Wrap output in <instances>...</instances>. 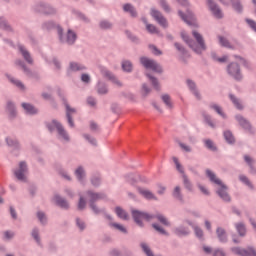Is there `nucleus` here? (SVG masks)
Listing matches in <instances>:
<instances>
[{
    "mask_svg": "<svg viewBox=\"0 0 256 256\" xmlns=\"http://www.w3.org/2000/svg\"><path fill=\"white\" fill-rule=\"evenodd\" d=\"M146 76L149 77V79L151 80V83H152V85L154 86V88H155L156 90H160L159 81H158L156 78H154L153 76H151L150 74H146Z\"/></svg>",
    "mask_w": 256,
    "mask_h": 256,
    "instance_id": "2f4dec72",
    "label": "nucleus"
},
{
    "mask_svg": "<svg viewBox=\"0 0 256 256\" xmlns=\"http://www.w3.org/2000/svg\"><path fill=\"white\" fill-rule=\"evenodd\" d=\"M47 127L50 132H53L55 129L58 131V135H60V138L64 141H69L70 137L63 129L62 125L56 121H52L50 124H47Z\"/></svg>",
    "mask_w": 256,
    "mask_h": 256,
    "instance_id": "7ed1b4c3",
    "label": "nucleus"
},
{
    "mask_svg": "<svg viewBox=\"0 0 256 256\" xmlns=\"http://www.w3.org/2000/svg\"><path fill=\"white\" fill-rule=\"evenodd\" d=\"M27 172V166L25 162H20L19 163V168L14 172L15 177L19 181H26V176L25 173Z\"/></svg>",
    "mask_w": 256,
    "mask_h": 256,
    "instance_id": "423d86ee",
    "label": "nucleus"
},
{
    "mask_svg": "<svg viewBox=\"0 0 256 256\" xmlns=\"http://www.w3.org/2000/svg\"><path fill=\"white\" fill-rule=\"evenodd\" d=\"M192 35L195 38V40L197 41V45L192 44V41L188 40V37L184 32L181 33L182 39H184V41L189 45V47L191 49H193L195 53L201 54L206 49L204 39H203L202 35L200 33H198L197 31H193Z\"/></svg>",
    "mask_w": 256,
    "mask_h": 256,
    "instance_id": "f257e3e1",
    "label": "nucleus"
},
{
    "mask_svg": "<svg viewBox=\"0 0 256 256\" xmlns=\"http://www.w3.org/2000/svg\"><path fill=\"white\" fill-rule=\"evenodd\" d=\"M4 237L6 239H11L13 237V233L9 232V231H6V232H4Z\"/></svg>",
    "mask_w": 256,
    "mask_h": 256,
    "instance_id": "69168bd1",
    "label": "nucleus"
},
{
    "mask_svg": "<svg viewBox=\"0 0 256 256\" xmlns=\"http://www.w3.org/2000/svg\"><path fill=\"white\" fill-rule=\"evenodd\" d=\"M224 137L229 144H233L235 142L234 136L230 131H225Z\"/></svg>",
    "mask_w": 256,
    "mask_h": 256,
    "instance_id": "bb28decb",
    "label": "nucleus"
},
{
    "mask_svg": "<svg viewBox=\"0 0 256 256\" xmlns=\"http://www.w3.org/2000/svg\"><path fill=\"white\" fill-rule=\"evenodd\" d=\"M85 204H86V203H85L83 197L81 196V197H80V201H79V205H78L79 210H83L84 207H85Z\"/></svg>",
    "mask_w": 256,
    "mask_h": 256,
    "instance_id": "4d7b16f0",
    "label": "nucleus"
},
{
    "mask_svg": "<svg viewBox=\"0 0 256 256\" xmlns=\"http://www.w3.org/2000/svg\"><path fill=\"white\" fill-rule=\"evenodd\" d=\"M246 22L248 23V25L250 26V28L253 30V31H256V22H254L253 20H246Z\"/></svg>",
    "mask_w": 256,
    "mask_h": 256,
    "instance_id": "864d4df0",
    "label": "nucleus"
},
{
    "mask_svg": "<svg viewBox=\"0 0 256 256\" xmlns=\"http://www.w3.org/2000/svg\"><path fill=\"white\" fill-rule=\"evenodd\" d=\"M236 120L239 121L240 125L244 129H251V124L249 122H247V120H245L242 116H236Z\"/></svg>",
    "mask_w": 256,
    "mask_h": 256,
    "instance_id": "4be33fe9",
    "label": "nucleus"
},
{
    "mask_svg": "<svg viewBox=\"0 0 256 256\" xmlns=\"http://www.w3.org/2000/svg\"><path fill=\"white\" fill-rule=\"evenodd\" d=\"M0 28L6 31H10V26L8 25V23L1 19H0Z\"/></svg>",
    "mask_w": 256,
    "mask_h": 256,
    "instance_id": "c03bdc74",
    "label": "nucleus"
},
{
    "mask_svg": "<svg viewBox=\"0 0 256 256\" xmlns=\"http://www.w3.org/2000/svg\"><path fill=\"white\" fill-rule=\"evenodd\" d=\"M90 207L94 211V213H99V210L94 206V202L102 199V195L94 192H88Z\"/></svg>",
    "mask_w": 256,
    "mask_h": 256,
    "instance_id": "9d476101",
    "label": "nucleus"
},
{
    "mask_svg": "<svg viewBox=\"0 0 256 256\" xmlns=\"http://www.w3.org/2000/svg\"><path fill=\"white\" fill-rule=\"evenodd\" d=\"M173 162L175 163L176 165V168L177 170L182 174V179L184 180V184L185 186L188 188V189H191V184L186 176V174L184 173V168L183 166L181 165V163L179 162V159L178 158H173Z\"/></svg>",
    "mask_w": 256,
    "mask_h": 256,
    "instance_id": "6e6552de",
    "label": "nucleus"
},
{
    "mask_svg": "<svg viewBox=\"0 0 256 256\" xmlns=\"http://www.w3.org/2000/svg\"><path fill=\"white\" fill-rule=\"evenodd\" d=\"M7 143L9 146H14V147L18 146L17 140L7 139Z\"/></svg>",
    "mask_w": 256,
    "mask_h": 256,
    "instance_id": "13d9d810",
    "label": "nucleus"
},
{
    "mask_svg": "<svg viewBox=\"0 0 256 256\" xmlns=\"http://www.w3.org/2000/svg\"><path fill=\"white\" fill-rule=\"evenodd\" d=\"M235 228L241 236H244L247 233V229L242 223L235 224Z\"/></svg>",
    "mask_w": 256,
    "mask_h": 256,
    "instance_id": "393cba45",
    "label": "nucleus"
},
{
    "mask_svg": "<svg viewBox=\"0 0 256 256\" xmlns=\"http://www.w3.org/2000/svg\"><path fill=\"white\" fill-rule=\"evenodd\" d=\"M161 99L163 101L164 104H166V106L171 109L173 107V104L171 102V98L168 94H164L161 96Z\"/></svg>",
    "mask_w": 256,
    "mask_h": 256,
    "instance_id": "5701e85b",
    "label": "nucleus"
},
{
    "mask_svg": "<svg viewBox=\"0 0 256 256\" xmlns=\"http://www.w3.org/2000/svg\"><path fill=\"white\" fill-rule=\"evenodd\" d=\"M244 160H245V162H246L249 166H252V164H253V159H252L251 157L245 156V157H244Z\"/></svg>",
    "mask_w": 256,
    "mask_h": 256,
    "instance_id": "0e129e2a",
    "label": "nucleus"
},
{
    "mask_svg": "<svg viewBox=\"0 0 256 256\" xmlns=\"http://www.w3.org/2000/svg\"><path fill=\"white\" fill-rule=\"evenodd\" d=\"M228 73L235 79V80H241L242 79V75L239 69L238 64L235 63H231L228 66Z\"/></svg>",
    "mask_w": 256,
    "mask_h": 256,
    "instance_id": "0eeeda50",
    "label": "nucleus"
},
{
    "mask_svg": "<svg viewBox=\"0 0 256 256\" xmlns=\"http://www.w3.org/2000/svg\"><path fill=\"white\" fill-rule=\"evenodd\" d=\"M210 108H212L218 115L225 118V114L222 112V109L220 108V106L213 104L210 106Z\"/></svg>",
    "mask_w": 256,
    "mask_h": 256,
    "instance_id": "c9c22d12",
    "label": "nucleus"
},
{
    "mask_svg": "<svg viewBox=\"0 0 256 256\" xmlns=\"http://www.w3.org/2000/svg\"><path fill=\"white\" fill-rule=\"evenodd\" d=\"M11 83H13L14 85H16L19 89L24 90L25 86L22 84V82H20L19 80H15V79H10Z\"/></svg>",
    "mask_w": 256,
    "mask_h": 256,
    "instance_id": "ea45409f",
    "label": "nucleus"
},
{
    "mask_svg": "<svg viewBox=\"0 0 256 256\" xmlns=\"http://www.w3.org/2000/svg\"><path fill=\"white\" fill-rule=\"evenodd\" d=\"M76 224L79 226L81 230L85 228V225L83 222H81L79 219H76Z\"/></svg>",
    "mask_w": 256,
    "mask_h": 256,
    "instance_id": "338daca9",
    "label": "nucleus"
},
{
    "mask_svg": "<svg viewBox=\"0 0 256 256\" xmlns=\"http://www.w3.org/2000/svg\"><path fill=\"white\" fill-rule=\"evenodd\" d=\"M141 248L144 251V253L148 256H154L153 253L151 252L150 248L146 243H141Z\"/></svg>",
    "mask_w": 256,
    "mask_h": 256,
    "instance_id": "4c0bfd02",
    "label": "nucleus"
},
{
    "mask_svg": "<svg viewBox=\"0 0 256 256\" xmlns=\"http://www.w3.org/2000/svg\"><path fill=\"white\" fill-rule=\"evenodd\" d=\"M132 215H133L135 222L140 227H143L144 220L150 221L152 219V216H150L149 214H147L145 212L138 211V210H132Z\"/></svg>",
    "mask_w": 256,
    "mask_h": 256,
    "instance_id": "39448f33",
    "label": "nucleus"
},
{
    "mask_svg": "<svg viewBox=\"0 0 256 256\" xmlns=\"http://www.w3.org/2000/svg\"><path fill=\"white\" fill-rule=\"evenodd\" d=\"M153 228L159 232L161 235H167L166 231L161 227V226H158L156 224H153Z\"/></svg>",
    "mask_w": 256,
    "mask_h": 256,
    "instance_id": "a18cd8bd",
    "label": "nucleus"
},
{
    "mask_svg": "<svg viewBox=\"0 0 256 256\" xmlns=\"http://www.w3.org/2000/svg\"><path fill=\"white\" fill-rule=\"evenodd\" d=\"M85 69V67L81 64H78V63H70V70L71 71H80V70H83Z\"/></svg>",
    "mask_w": 256,
    "mask_h": 256,
    "instance_id": "7c9ffc66",
    "label": "nucleus"
},
{
    "mask_svg": "<svg viewBox=\"0 0 256 256\" xmlns=\"http://www.w3.org/2000/svg\"><path fill=\"white\" fill-rule=\"evenodd\" d=\"M37 218L40 220V223H45L46 216L43 212H37Z\"/></svg>",
    "mask_w": 256,
    "mask_h": 256,
    "instance_id": "de8ad7c7",
    "label": "nucleus"
},
{
    "mask_svg": "<svg viewBox=\"0 0 256 256\" xmlns=\"http://www.w3.org/2000/svg\"><path fill=\"white\" fill-rule=\"evenodd\" d=\"M151 15L159 23L160 26H162L163 28L168 27L167 20L163 17L160 11L152 9Z\"/></svg>",
    "mask_w": 256,
    "mask_h": 256,
    "instance_id": "1a4fd4ad",
    "label": "nucleus"
},
{
    "mask_svg": "<svg viewBox=\"0 0 256 256\" xmlns=\"http://www.w3.org/2000/svg\"><path fill=\"white\" fill-rule=\"evenodd\" d=\"M84 175V170L81 167L76 169V178H78L79 181L83 179Z\"/></svg>",
    "mask_w": 256,
    "mask_h": 256,
    "instance_id": "58836bf2",
    "label": "nucleus"
},
{
    "mask_svg": "<svg viewBox=\"0 0 256 256\" xmlns=\"http://www.w3.org/2000/svg\"><path fill=\"white\" fill-rule=\"evenodd\" d=\"M187 83H188L189 88L193 91L196 98L200 99V95H199L198 91L195 90L196 84L194 82H192L191 80H188Z\"/></svg>",
    "mask_w": 256,
    "mask_h": 256,
    "instance_id": "c85d7f7f",
    "label": "nucleus"
},
{
    "mask_svg": "<svg viewBox=\"0 0 256 256\" xmlns=\"http://www.w3.org/2000/svg\"><path fill=\"white\" fill-rule=\"evenodd\" d=\"M149 49H151V51H152L155 55H161V54H162V52H161L159 49H157L154 45H150V46H149Z\"/></svg>",
    "mask_w": 256,
    "mask_h": 256,
    "instance_id": "8fccbe9b",
    "label": "nucleus"
},
{
    "mask_svg": "<svg viewBox=\"0 0 256 256\" xmlns=\"http://www.w3.org/2000/svg\"><path fill=\"white\" fill-rule=\"evenodd\" d=\"M205 145L210 151H216L217 148L212 140H205Z\"/></svg>",
    "mask_w": 256,
    "mask_h": 256,
    "instance_id": "e433bc0d",
    "label": "nucleus"
},
{
    "mask_svg": "<svg viewBox=\"0 0 256 256\" xmlns=\"http://www.w3.org/2000/svg\"><path fill=\"white\" fill-rule=\"evenodd\" d=\"M112 27V24L110 22L103 21L100 23V28L103 30L110 29Z\"/></svg>",
    "mask_w": 256,
    "mask_h": 256,
    "instance_id": "37998d69",
    "label": "nucleus"
},
{
    "mask_svg": "<svg viewBox=\"0 0 256 256\" xmlns=\"http://www.w3.org/2000/svg\"><path fill=\"white\" fill-rule=\"evenodd\" d=\"M166 191V188L163 185L158 186V194L163 195Z\"/></svg>",
    "mask_w": 256,
    "mask_h": 256,
    "instance_id": "052dcab7",
    "label": "nucleus"
},
{
    "mask_svg": "<svg viewBox=\"0 0 256 256\" xmlns=\"http://www.w3.org/2000/svg\"><path fill=\"white\" fill-rule=\"evenodd\" d=\"M178 14L188 25L196 26V19L189 10L187 11V16H185L182 11H179Z\"/></svg>",
    "mask_w": 256,
    "mask_h": 256,
    "instance_id": "9b49d317",
    "label": "nucleus"
},
{
    "mask_svg": "<svg viewBox=\"0 0 256 256\" xmlns=\"http://www.w3.org/2000/svg\"><path fill=\"white\" fill-rule=\"evenodd\" d=\"M233 8L236 12H241L242 11V6L239 3H233Z\"/></svg>",
    "mask_w": 256,
    "mask_h": 256,
    "instance_id": "bf43d9fd",
    "label": "nucleus"
},
{
    "mask_svg": "<svg viewBox=\"0 0 256 256\" xmlns=\"http://www.w3.org/2000/svg\"><path fill=\"white\" fill-rule=\"evenodd\" d=\"M173 197L176 198L179 201H182V195H181V188L176 187L173 192Z\"/></svg>",
    "mask_w": 256,
    "mask_h": 256,
    "instance_id": "72a5a7b5",
    "label": "nucleus"
},
{
    "mask_svg": "<svg viewBox=\"0 0 256 256\" xmlns=\"http://www.w3.org/2000/svg\"><path fill=\"white\" fill-rule=\"evenodd\" d=\"M160 5L166 13L170 12V7L166 4L164 0H160Z\"/></svg>",
    "mask_w": 256,
    "mask_h": 256,
    "instance_id": "49530a36",
    "label": "nucleus"
},
{
    "mask_svg": "<svg viewBox=\"0 0 256 256\" xmlns=\"http://www.w3.org/2000/svg\"><path fill=\"white\" fill-rule=\"evenodd\" d=\"M240 180L245 183L246 185H248L249 187H252L251 182L249 181L248 178H246V176H240Z\"/></svg>",
    "mask_w": 256,
    "mask_h": 256,
    "instance_id": "6e6d98bb",
    "label": "nucleus"
},
{
    "mask_svg": "<svg viewBox=\"0 0 256 256\" xmlns=\"http://www.w3.org/2000/svg\"><path fill=\"white\" fill-rule=\"evenodd\" d=\"M54 201H55L56 204H58L59 206H61L64 209L69 208V204L59 196H55Z\"/></svg>",
    "mask_w": 256,
    "mask_h": 256,
    "instance_id": "412c9836",
    "label": "nucleus"
},
{
    "mask_svg": "<svg viewBox=\"0 0 256 256\" xmlns=\"http://www.w3.org/2000/svg\"><path fill=\"white\" fill-rule=\"evenodd\" d=\"M138 193L146 200H156L155 195L146 188H137Z\"/></svg>",
    "mask_w": 256,
    "mask_h": 256,
    "instance_id": "4468645a",
    "label": "nucleus"
},
{
    "mask_svg": "<svg viewBox=\"0 0 256 256\" xmlns=\"http://www.w3.org/2000/svg\"><path fill=\"white\" fill-rule=\"evenodd\" d=\"M122 68L126 72H131L132 71V63L130 61H124L122 63Z\"/></svg>",
    "mask_w": 256,
    "mask_h": 256,
    "instance_id": "473e14b6",
    "label": "nucleus"
},
{
    "mask_svg": "<svg viewBox=\"0 0 256 256\" xmlns=\"http://www.w3.org/2000/svg\"><path fill=\"white\" fill-rule=\"evenodd\" d=\"M77 39L76 34L72 30H68L66 42L69 45H73Z\"/></svg>",
    "mask_w": 256,
    "mask_h": 256,
    "instance_id": "aec40b11",
    "label": "nucleus"
},
{
    "mask_svg": "<svg viewBox=\"0 0 256 256\" xmlns=\"http://www.w3.org/2000/svg\"><path fill=\"white\" fill-rule=\"evenodd\" d=\"M19 51L22 53V56L25 58L28 64H33V59L23 46H19Z\"/></svg>",
    "mask_w": 256,
    "mask_h": 256,
    "instance_id": "a211bd4d",
    "label": "nucleus"
},
{
    "mask_svg": "<svg viewBox=\"0 0 256 256\" xmlns=\"http://www.w3.org/2000/svg\"><path fill=\"white\" fill-rule=\"evenodd\" d=\"M195 235L199 238L203 237V230L199 227H194Z\"/></svg>",
    "mask_w": 256,
    "mask_h": 256,
    "instance_id": "09e8293b",
    "label": "nucleus"
},
{
    "mask_svg": "<svg viewBox=\"0 0 256 256\" xmlns=\"http://www.w3.org/2000/svg\"><path fill=\"white\" fill-rule=\"evenodd\" d=\"M22 108H24L26 113L29 115H35L38 112L37 108L31 106L30 104L23 103Z\"/></svg>",
    "mask_w": 256,
    "mask_h": 256,
    "instance_id": "dca6fc26",
    "label": "nucleus"
},
{
    "mask_svg": "<svg viewBox=\"0 0 256 256\" xmlns=\"http://www.w3.org/2000/svg\"><path fill=\"white\" fill-rule=\"evenodd\" d=\"M233 253L242 255V256H256V252L253 248H248V250L241 249L238 247H235L232 249Z\"/></svg>",
    "mask_w": 256,
    "mask_h": 256,
    "instance_id": "f8f14e48",
    "label": "nucleus"
},
{
    "mask_svg": "<svg viewBox=\"0 0 256 256\" xmlns=\"http://www.w3.org/2000/svg\"><path fill=\"white\" fill-rule=\"evenodd\" d=\"M32 236H33V238L36 240V242L39 243L38 230L34 229V230L32 231Z\"/></svg>",
    "mask_w": 256,
    "mask_h": 256,
    "instance_id": "e2e57ef3",
    "label": "nucleus"
},
{
    "mask_svg": "<svg viewBox=\"0 0 256 256\" xmlns=\"http://www.w3.org/2000/svg\"><path fill=\"white\" fill-rule=\"evenodd\" d=\"M116 214L118 217H120V219H124V220L128 219L127 213L122 208H116Z\"/></svg>",
    "mask_w": 256,
    "mask_h": 256,
    "instance_id": "cd10ccee",
    "label": "nucleus"
},
{
    "mask_svg": "<svg viewBox=\"0 0 256 256\" xmlns=\"http://www.w3.org/2000/svg\"><path fill=\"white\" fill-rule=\"evenodd\" d=\"M179 146H180L182 151H186V152H190L191 151L190 146H188V145H186L184 143H179Z\"/></svg>",
    "mask_w": 256,
    "mask_h": 256,
    "instance_id": "3c124183",
    "label": "nucleus"
},
{
    "mask_svg": "<svg viewBox=\"0 0 256 256\" xmlns=\"http://www.w3.org/2000/svg\"><path fill=\"white\" fill-rule=\"evenodd\" d=\"M216 234H217L218 239H220L221 242L225 243L227 241V236H226L225 230L223 228L218 227L216 229Z\"/></svg>",
    "mask_w": 256,
    "mask_h": 256,
    "instance_id": "f3484780",
    "label": "nucleus"
},
{
    "mask_svg": "<svg viewBox=\"0 0 256 256\" xmlns=\"http://www.w3.org/2000/svg\"><path fill=\"white\" fill-rule=\"evenodd\" d=\"M206 174L212 183H215V185L220 186V189L217 190L218 196H220L223 199V201H231V197L226 192L227 187L222 183V181L219 178H217L216 174H214L210 170H207Z\"/></svg>",
    "mask_w": 256,
    "mask_h": 256,
    "instance_id": "f03ea898",
    "label": "nucleus"
},
{
    "mask_svg": "<svg viewBox=\"0 0 256 256\" xmlns=\"http://www.w3.org/2000/svg\"><path fill=\"white\" fill-rule=\"evenodd\" d=\"M81 80L83 83H89L90 82V75L89 74H82Z\"/></svg>",
    "mask_w": 256,
    "mask_h": 256,
    "instance_id": "603ef678",
    "label": "nucleus"
},
{
    "mask_svg": "<svg viewBox=\"0 0 256 256\" xmlns=\"http://www.w3.org/2000/svg\"><path fill=\"white\" fill-rule=\"evenodd\" d=\"M157 219L165 226H169L170 223L168 222V220L165 218V216L163 215H157Z\"/></svg>",
    "mask_w": 256,
    "mask_h": 256,
    "instance_id": "a19ab883",
    "label": "nucleus"
},
{
    "mask_svg": "<svg viewBox=\"0 0 256 256\" xmlns=\"http://www.w3.org/2000/svg\"><path fill=\"white\" fill-rule=\"evenodd\" d=\"M143 22L146 24V30H148L149 33H153V34L157 33V29L154 25L148 24L145 19H143Z\"/></svg>",
    "mask_w": 256,
    "mask_h": 256,
    "instance_id": "f704fd0d",
    "label": "nucleus"
},
{
    "mask_svg": "<svg viewBox=\"0 0 256 256\" xmlns=\"http://www.w3.org/2000/svg\"><path fill=\"white\" fill-rule=\"evenodd\" d=\"M140 62H141V65H143V67H145L146 69H151L156 73L162 72L161 66L157 64L154 60L149 59L148 57H141Z\"/></svg>",
    "mask_w": 256,
    "mask_h": 256,
    "instance_id": "20e7f679",
    "label": "nucleus"
},
{
    "mask_svg": "<svg viewBox=\"0 0 256 256\" xmlns=\"http://www.w3.org/2000/svg\"><path fill=\"white\" fill-rule=\"evenodd\" d=\"M98 92H99V94L103 95V94H106L108 92V90L106 87L99 84Z\"/></svg>",
    "mask_w": 256,
    "mask_h": 256,
    "instance_id": "5fc2aeb1",
    "label": "nucleus"
},
{
    "mask_svg": "<svg viewBox=\"0 0 256 256\" xmlns=\"http://www.w3.org/2000/svg\"><path fill=\"white\" fill-rule=\"evenodd\" d=\"M102 73L105 77H108L110 80H112V83H115L119 87L121 86L119 80H117L115 77H112V75L107 70L102 71Z\"/></svg>",
    "mask_w": 256,
    "mask_h": 256,
    "instance_id": "a878e982",
    "label": "nucleus"
},
{
    "mask_svg": "<svg viewBox=\"0 0 256 256\" xmlns=\"http://www.w3.org/2000/svg\"><path fill=\"white\" fill-rule=\"evenodd\" d=\"M123 9L125 12H128L130 13L133 17L136 16V11L135 9L133 8V6H131L130 4H126L123 6Z\"/></svg>",
    "mask_w": 256,
    "mask_h": 256,
    "instance_id": "c756f323",
    "label": "nucleus"
},
{
    "mask_svg": "<svg viewBox=\"0 0 256 256\" xmlns=\"http://www.w3.org/2000/svg\"><path fill=\"white\" fill-rule=\"evenodd\" d=\"M112 227H114L115 229L119 230L122 233H127V229L124 226H121L117 223H113Z\"/></svg>",
    "mask_w": 256,
    "mask_h": 256,
    "instance_id": "79ce46f5",
    "label": "nucleus"
},
{
    "mask_svg": "<svg viewBox=\"0 0 256 256\" xmlns=\"http://www.w3.org/2000/svg\"><path fill=\"white\" fill-rule=\"evenodd\" d=\"M214 256H225V254L222 250H215Z\"/></svg>",
    "mask_w": 256,
    "mask_h": 256,
    "instance_id": "774afa93",
    "label": "nucleus"
},
{
    "mask_svg": "<svg viewBox=\"0 0 256 256\" xmlns=\"http://www.w3.org/2000/svg\"><path fill=\"white\" fill-rule=\"evenodd\" d=\"M218 41L222 47L232 49V45L227 38H224L223 36H218Z\"/></svg>",
    "mask_w": 256,
    "mask_h": 256,
    "instance_id": "6ab92c4d",
    "label": "nucleus"
},
{
    "mask_svg": "<svg viewBox=\"0 0 256 256\" xmlns=\"http://www.w3.org/2000/svg\"><path fill=\"white\" fill-rule=\"evenodd\" d=\"M87 103L90 105V106H95L96 105V100L92 97H89L87 99Z\"/></svg>",
    "mask_w": 256,
    "mask_h": 256,
    "instance_id": "680f3d73",
    "label": "nucleus"
},
{
    "mask_svg": "<svg viewBox=\"0 0 256 256\" xmlns=\"http://www.w3.org/2000/svg\"><path fill=\"white\" fill-rule=\"evenodd\" d=\"M65 107H66V115L68 118V123L70 127H74L72 115L76 113V110L74 108H71L68 104H65Z\"/></svg>",
    "mask_w": 256,
    "mask_h": 256,
    "instance_id": "2eb2a0df",
    "label": "nucleus"
},
{
    "mask_svg": "<svg viewBox=\"0 0 256 256\" xmlns=\"http://www.w3.org/2000/svg\"><path fill=\"white\" fill-rule=\"evenodd\" d=\"M208 6H209L212 14L214 15V17H216L217 19H221L223 17V14H222V11L220 10V8L216 4L211 2V0H208Z\"/></svg>",
    "mask_w": 256,
    "mask_h": 256,
    "instance_id": "ddd939ff",
    "label": "nucleus"
},
{
    "mask_svg": "<svg viewBox=\"0 0 256 256\" xmlns=\"http://www.w3.org/2000/svg\"><path fill=\"white\" fill-rule=\"evenodd\" d=\"M229 97H230V100L232 101V103L234 104L236 109H239V110L243 109L242 104L240 103V101L234 95L230 94Z\"/></svg>",
    "mask_w": 256,
    "mask_h": 256,
    "instance_id": "b1692460",
    "label": "nucleus"
}]
</instances>
